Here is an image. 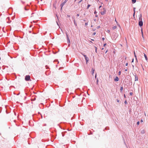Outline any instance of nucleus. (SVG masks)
I'll list each match as a JSON object with an SVG mask.
<instances>
[{"instance_id":"f257e3e1","label":"nucleus","mask_w":148,"mask_h":148,"mask_svg":"<svg viewBox=\"0 0 148 148\" xmlns=\"http://www.w3.org/2000/svg\"><path fill=\"white\" fill-rule=\"evenodd\" d=\"M30 76L29 75H27L25 76V79L26 81H28L30 80Z\"/></svg>"},{"instance_id":"f03ea898","label":"nucleus","mask_w":148,"mask_h":148,"mask_svg":"<svg viewBox=\"0 0 148 148\" xmlns=\"http://www.w3.org/2000/svg\"><path fill=\"white\" fill-rule=\"evenodd\" d=\"M106 10L105 8H103V11L100 12V13L101 15H104L106 14Z\"/></svg>"},{"instance_id":"7ed1b4c3","label":"nucleus","mask_w":148,"mask_h":148,"mask_svg":"<svg viewBox=\"0 0 148 148\" xmlns=\"http://www.w3.org/2000/svg\"><path fill=\"white\" fill-rule=\"evenodd\" d=\"M68 0H65L61 4L60 6H61V9H62L63 6L65 4Z\"/></svg>"},{"instance_id":"20e7f679","label":"nucleus","mask_w":148,"mask_h":148,"mask_svg":"<svg viewBox=\"0 0 148 148\" xmlns=\"http://www.w3.org/2000/svg\"><path fill=\"white\" fill-rule=\"evenodd\" d=\"M66 37H67V42L68 43H70V40H69V37L68 36V34H66Z\"/></svg>"},{"instance_id":"39448f33","label":"nucleus","mask_w":148,"mask_h":148,"mask_svg":"<svg viewBox=\"0 0 148 148\" xmlns=\"http://www.w3.org/2000/svg\"><path fill=\"white\" fill-rule=\"evenodd\" d=\"M138 24L140 26H142L143 25V22L142 21H140L139 22Z\"/></svg>"},{"instance_id":"423d86ee","label":"nucleus","mask_w":148,"mask_h":148,"mask_svg":"<svg viewBox=\"0 0 148 148\" xmlns=\"http://www.w3.org/2000/svg\"><path fill=\"white\" fill-rule=\"evenodd\" d=\"M91 71H92V75H93L94 74V71H95V70L94 69H93V68H92V69Z\"/></svg>"},{"instance_id":"0eeeda50","label":"nucleus","mask_w":148,"mask_h":148,"mask_svg":"<svg viewBox=\"0 0 148 148\" xmlns=\"http://www.w3.org/2000/svg\"><path fill=\"white\" fill-rule=\"evenodd\" d=\"M85 60H86V63L87 64L88 61H89V58L88 57H87L86 58H85Z\"/></svg>"},{"instance_id":"6e6552de","label":"nucleus","mask_w":148,"mask_h":148,"mask_svg":"<svg viewBox=\"0 0 148 148\" xmlns=\"http://www.w3.org/2000/svg\"><path fill=\"white\" fill-rule=\"evenodd\" d=\"M119 78L117 77H116L114 79V81L116 82L118 81H119Z\"/></svg>"},{"instance_id":"1a4fd4ad","label":"nucleus","mask_w":148,"mask_h":148,"mask_svg":"<svg viewBox=\"0 0 148 148\" xmlns=\"http://www.w3.org/2000/svg\"><path fill=\"white\" fill-rule=\"evenodd\" d=\"M144 55L145 60H147V61L148 59L147 56L146 55V54L145 53H144Z\"/></svg>"},{"instance_id":"9d476101","label":"nucleus","mask_w":148,"mask_h":148,"mask_svg":"<svg viewBox=\"0 0 148 148\" xmlns=\"http://www.w3.org/2000/svg\"><path fill=\"white\" fill-rule=\"evenodd\" d=\"M138 77L137 76H135V81H138Z\"/></svg>"},{"instance_id":"9b49d317","label":"nucleus","mask_w":148,"mask_h":148,"mask_svg":"<svg viewBox=\"0 0 148 148\" xmlns=\"http://www.w3.org/2000/svg\"><path fill=\"white\" fill-rule=\"evenodd\" d=\"M36 99V97H33V98H32L31 99V100L32 101H34Z\"/></svg>"},{"instance_id":"f8f14e48","label":"nucleus","mask_w":148,"mask_h":148,"mask_svg":"<svg viewBox=\"0 0 148 148\" xmlns=\"http://www.w3.org/2000/svg\"><path fill=\"white\" fill-rule=\"evenodd\" d=\"M136 2V0H132V3H135Z\"/></svg>"},{"instance_id":"ddd939ff","label":"nucleus","mask_w":148,"mask_h":148,"mask_svg":"<svg viewBox=\"0 0 148 148\" xmlns=\"http://www.w3.org/2000/svg\"><path fill=\"white\" fill-rule=\"evenodd\" d=\"M117 28V26H114L112 28L113 29H115Z\"/></svg>"},{"instance_id":"4468645a","label":"nucleus","mask_w":148,"mask_h":148,"mask_svg":"<svg viewBox=\"0 0 148 148\" xmlns=\"http://www.w3.org/2000/svg\"><path fill=\"white\" fill-rule=\"evenodd\" d=\"M134 55L135 57L136 58V59L137 60L136 56V55L135 54V52L134 51Z\"/></svg>"},{"instance_id":"2eb2a0df","label":"nucleus","mask_w":148,"mask_h":148,"mask_svg":"<svg viewBox=\"0 0 148 148\" xmlns=\"http://www.w3.org/2000/svg\"><path fill=\"white\" fill-rule=\"evenodd\" d=\"M134 14H133V16H134V15H135V8H134Z\"/></svg>"},{"instance_id":"dca6fc26","label":"nucleus","mask_w":148,"mask_h":148,"mask_svg":"<svg viewBox=\"0 0 148 148\" xmlns=\"http://www.w3.org/2000/svg\"><path fill=\"white\" fill-rule=\"evenodd\" d=\"M90 6V5H87V8L88 9Z\"/></svg>"},{"instance_id":"f3484780","label":"nucleus","mask_w":148,"mask_h":148,"mask_svg":"<svg viewBox=\"0 0 148 148\" xmlns=\"http://www.w3.org/2000/svg\"><path fill=\"white\" fill-rule=\"evenodd\" d=\"M123 89V87H121V89H120V90H121V91H122Z\"/></svg>"},{"instance_id":"a211bd4d","label":"nucleus","mask_w":148,"mask_h":148,"mask_svg":"<svg viewBox=\"0 0 148 148\" xmlns=\"http://www.w3.org/2000/svg\"><path fill=\"white\" fill-rule=\"evenodd\" d=\"M83 56H84V57H85V58H86L87 57V56H86V55H84V54H83Z\"/></svg>"},{"instance_id":"6ab92c4d","label":"nucleus","mask_w":148,"mask_h":148,"mask_svg":"<svg viewBox=\"0 0 148 148\" xmlns=\"http://www.w3.org/2000/svg\"><path fill=\"white\" fill-rule=\"evenodd\" d=\"M139 123H140L139 121H138V122L137 123V125H139Z\"/></svg>"},{"instance_id":"aec40b11","label":"nucleus","mask_w":148,"mask_h":148,"mask_svg":"<svg viewBox=\"0 0 148 148\" xmlns=\"http://www.w3.org/2000/svg\"><path fill=\"white\" fill-rule=\"evenodd\" d=\"M130 95H132V94H133V93H132V92H130Z\"/></svg>"},{"instance_id":"412c9836","label":"nucleus","mask_w":148,"mask_h":148,"mask_svg":"<svg viewBox=\"0 0 148 148\" xmlns=\"http://www.w3.org/2000/svg\"><path fill=\"white\" fill-rule=\"evenodd\" d=\"M141 32H142V36H143V31H142V29H141Z\"/></svg>"},{"instance_id":"4be33fe9","label":"nucleus","mask_w":148,"mask_h":148,"mask_svg":"<svg viewBox=\"0 0 148 148\" xmlns=\"http://www.w3.org/2000/svg\"><path fill=\"white\" fill-rule=\"evenodd\" d=\"M95 48L96 49V50H95V52H97V48L96 47H95Z\"/></svg>"},{"instance_id":"5701e85b","label":"nucleus","mask_w":148,"mask_h":148,"mask_svg":"<svg viewBox=\"0 0 148 148\" xmlns=\"http://www.w3.org/2000/svg\"><path fill=\"white\" fill-rule=\"evenodd\" d=\"M82 1V0H80V1L79 2H78V3H80Z\"/></svg>"},{"instance_id":"b1692460","label":"nucleus","mask_w":148,"mask_h":148,"mask_svg":"<svg viewBox=\"0 0 148 148\" xmlns=\"http://www.w3.org/2000/svg\"><path fill=\"white\" fill-rule=\"evenodd\" d=\"M117 102H118V103L119 102V100L118 99H117Z\"/></svg>"},{"instance_id":"393cba45","label":"nucleus","mask_w":148,"mask_h":148,"mask_svg":"<svg viewBox=\"0 0 148 148\" xmlns=\"http://www.w3.org/2000/svg\"><path fill=\"white\" fill-rule=\"evenodd\" d=\"M99 27H100V26H97V28H99Z\"/></svg>"},{"instance_id":"a878e982","label":"nucleus","mask_w":148,"mask_h":148,"mask_svg":"<svg viewBox=\"0 0 148 148\" xmlns=\"http://www.w3.org/2000/svg\"><path fill=\"white\" fill-rule=\"evenodd\" d=\"M95 34H96V33H95V32H94V33H93V35H95Z\"/></svg>"},{"instance_id":"bb28decb","label":"nucleus","mask_w":148,"mask_h":148,"mask_svg":"<svg viewBox=\"0 0 148 148\" xmlns=\"http://www.w3.org/2000/svg\"><path fill=\"white\" fill-rule=\"evenodd\" d=\"M128 65V63H127L126 64V66H127Z\"/></svg>"},{"instance_id":"cd10ccee","label":"nucleus","mask_w":148,"mask_h":148,"mask_svg":"<svg viewBox=\"0 0 148 148\" xmlns=\"http://www.w3.org/2000/svg\"><path fill=\"white\" fill-rule=\"evenodd\" d=\"M119 75H120L121 74V71H119Z\"/></svg>"},{"instance_id":"c85d7f7f","label":"nucleus","mask_w":148,"mask_h":148,"mask_svg":"<svg viewBox=\"0 0 148 148\" xmlns=\"http://www.w3.org/2000/svg\"><path fill=\"white\" fill-rule=\"evenodd\" d=\"M85 25H88V23H85Z\"/></svg>"},{"instance_id":"c756f323","label":"nucleus","mask_w":148,"mask_h":148,"mask_svg":"<svg viewBox=\"0 0 148 148\" xmlns=\"http://www.w3.org/2000/svg\"><path fill=\"white\" fill-rule=\"evenodd\" d=\"M77 16H79V14H77Z\"/></svg>"},{"instance_id":"7c9ffc66","label":"nucleus","mask_w":148,"mask_h":148,"mask_svg":"<svg viewBox=\"0 0 148 148\" xmlns=\"http://www.w3.org/2000/svg\"><path fill=\"white\" fill-rule=\"evenodd\" d=\"M102 40H104L105 38H102Z\"/></svg>"},{"instance_id":"2f4dec72","label":"nucleus","mask_w":148,"mask_h":148,"mask_svg":"<svg viewBox=\"0 0 148 148\" xmlns=\"http://www.w3.org/2000/svg\"><path fill=\"white\" fill-rule=\"evenodd\" d=\"M106 45V44H104L103 45V46H104V47H105V46Z\"/></svg>"},{"instance_id":"473e14b6","label":"nucleus","mask_w":148,"mask_h":148,"mask_svg":"<svg viewBox=\"0 0 148 148\" xmlns=\"http://www.w3.org/2000/svg\"><path fill=\"white\" fill-rule=\"evenodd\" d=\"M134 59H132V62H134Z\"/></svg>"},{"instance_id":"72a5a7b5","label":"nucleus","mask_w":148,"mask_h":148,"mask_svg":"<svg viewBox=\"0 0 148 148\" xmlns=\"http://www.w3.org/2000/svg\"><path fill=\"white\" fill-rule=\"evenodd\" d=\"M101 7V6H100L99 7V9H100V8Z\"/></svg>"},{"instance_id":"f704fd0d","label":"nucleus","mask_w":148,"mask_h":148,"mask_svg":"<svg viewBox=\"0 0 148 148\" xmlns=\"http://www.w3.org/2000/svg\"><path fill=\"white\" fill-rule=\"evenodd\" d=\"M140 121H141V122H143V120H141Z\"/></svg>"},{"instance_id":"c9c22d12","label":"nucleus","mask_w":148,"mask_h":148,"mask_svg":"<svg viewBox=\"0 0 148 148\" xmlns=\"http://www.w3.org/2000/svg\"><path fill=\"white\" fill-rule=\"evenodd\" d=\"M125 103H127V101H125Z\"/></svg>"},{"instance_id":"e433bc0d","label":"nucleus","mask_w":148,"mask_h":148,"mask_svg":"<svg viewBox=\"0 0 148 148\" xmlns=\"http://www.w3.org/2000/svg\"><path fill=\"white\" fill-rule=\"evenodd\" d=\"M97 75V74H95V78H96V76H97V75Z\"/></svg>"},{"instance_id":"4c0bfd02","label":"nucleus","mask_w":148,"mask_h":148,"mask_svg":"<svg viewBox=\"0 0 148 148\" xmlns=\"http://www.w3.org/2000/svg\"><path fill=\"white\" fill-rule=\"evenodd\" d=\"M96 13V11H95V12H94V13H95V14Z\"/></svg>"},{"instance_id":"58836bf2","label":"nucleus","mask_w":148,"mask_h":148,"mask_svg":"<svg viewBox=\"0 0 148 148\" xmlns=\"http://www.w3.org/2000/svg\"><path fill=\"white\" fill-rule=\"evenodd\" d=\"M108 51V50H107V51H106V53L107 52V51Z\"/></svg>"},{"instance_id":"ea45409f","label":"nucleus","mask_w":148,"mask_h":148,"mask_svg":"<svg viewBox=\"0 0 148 148\" xmlns=\"http://www.w3.org/2000/svg\"><path fill=\"white\" fill-rule=\"evenodd\" d=\"M125 71H127V69H126L125 70Z\"/></svg>"},{"instance_id":"a19ab883","label":"nucleus","mask_w":148,"mask_h":148,"mask_svg":"<svg viewBox=\"0 0 148 148\" xmlns=\"http://www.w3.org/2000/svg\"><path fill=\"white\" fill-rule=\"evenodd\" d=\"M126 57H125V59L126 60Z\"/></svg>"},{"instance_id":"79ce46f5","label":"nucleus","mask_w":148,"mask_h":148,"mask_svg":"<svg viewBox=\"0 0 148 148\" xmlns=\"http://www.w3.org/2000/svg\"><path fill=\"white\" fill-rule=\"evenodd\" d=\"M106 0V1H108V0Z\"/></svg>"},{"instance_id":"37998d69","label":"nucleus","mask_w":148,"mask_h":148,"mask_svg":"<svg viewBox=\"0 0 148 148\" xmlns=\"http://www.w3.org/2000/svg\"><path fill=\"white\" fill-rule=\"evenodd\" d=\"M124 97H125V95H124Z\"/></svg>"},{"instance_id":"c03bdc74","label":"nucleus","mask_w":148,"mask_h":148,"mask_svg":"<svg viewBox=\"0 0 148 148\" xmlns=\"http://www.w3.org/2000/svg\"><path fill=\"white\" fill-rule=\"evenodd\" d=\"M102 49V50L103 49V48Z\"/></svg>"},{"instance_id":"a18cd8bd","label":"nucleus","mask_w":148,"mask_h":148,"mask_svg":"<svg viewBox=\"0 0 148 148\" xmlns=\"http://www.w3.org/2000/svg\"><path fill=\"white\" fill-rule=\"evenodd\" d=\"M98 82V80H97V82Z\"/></svg>"},{"instance_id":"49530a36","label":"nucleus","mask_w":148,"mask_h":148,"mask_svg":"<svg viewBox=\"0 0 148 148\" xmlns=\"http://www.w3.org/2000/svg\"><path fill=\"white\" fill-rule=\"evenodd\" d=\"M76 0H75V1H76Z\"/></svg>"}]
</instances>
